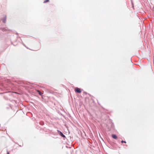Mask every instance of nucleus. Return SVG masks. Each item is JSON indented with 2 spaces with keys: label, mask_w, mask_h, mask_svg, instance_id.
I'll list each match as a JSON object with an SVG mask.
<instances>
[{
  "label": "nucleus",
  "mask_w": 154,
  "mask_h": 154,
  "mask_svg": "<svg viewBox=\"0 0 154 154\" xmlns=\"http://www.w3.org/2000/svg\"><path fill=\"white\" fill-rule=\"evenodd\" d=\"M75 92L78 93H80L81 92V91L80 89L78 88H75Z\"/></svg>",
  "instance_id": "1"
},
{
  "label": "nucleus",
  "mask_w": 154,
  "mask_h": 154,
  "mask_svg": "<svg viewBox=\"0 0 154 154\" xmlns=\"http://www.w3.org/2000/svg\"><path fill=\"white\" fill-rule=\"evenodd\" d=\"M57 131L58 132L59 135L63 137H65V136L60 131L58 130H57Z\"/></svg>",
  "instance_id": "2"
},
{
  "label": "nucleus",
  "mask_w": 154,
  "mask_h": 154,
  "mask_svg": "<svg viewBox=\"0 0 154 154\" xmlns=\"http://www.w3.org/2000/svg\"><path fill=\"white\" fill-rule=\"evenodd\" d=\"M112 137L114 139H117V136L115 134H112Z\"/></svg>",
  "instance_id": "3"
},
{
  "label": "nucleus",
  "mask_w": 154,
  "mask_h": 154,
  "mask_svg": "<svg viewBox=\"0 0 154 154\" xmlns=\"http://www.w3.org/2000/svg\"><path fill=\"white\" fill-rule=\"evenodd\" d=\"M6 17H5L2 19V22L3 23H6Z\"/></svg>",
  "instance_id": "4"
},
{
  "label": "nucleus",
  "mask_w": 154,
  "mask_h": 154,
  "mask_svg": "<svg viewBox=\"0 0 154 154\" xmlns=\"http://www.w3.org/2000/svg\"><path fill=\"white\" fill-rule=\"evenodd\" d=\"M37 92H38L39 94L41 95H42L43 94V93L42 92L39 90H38Z\"/></svg>",
  "instance_id": "5"
},
{
  "label": "nucleus",
  "mask_w": 154,
  "mask_h": 154,
  "mask_svg": "<svg viewBox=\"0 0 154 154\" xmlns=\"http://www.w3.org/2000/svg\"><path fill=\"white\" fill-rule=\"evenodd\" d=\"M49 1V0H46L44 1V3H46V2H48Z\"/></svg>",
  "instance_id": "6"
},
{
  "label": "nucleus",
  "mask_w": 154,
  "mask_h": 154,
  "mask_svg": "<svg viewBox=\"0 0 154 154\" xmlns=\"http://www.w3.org/2000/svg\"><path fill=\"white\" fill-rule=\"evenodd\" d=\"M121 143H126V142L125 141H123V140H122L121 141Z\"/></svg>",
  "instance_id": "7"
},
{
  "label": "nucleus",
  "mask_w": 154,
  "mask_h": 154,
  "mask_svg": "<svg viewBox=\"0 0 154 154\" xmlns=\"http://www.w3.org/2000/svg\"><path fill=\"white\" fill-rule=\"evenodd\" d=\"M7 154H9V153L8 152H7Z\"/></svg>",
  "instance_id": "8"
}]
</instances>
